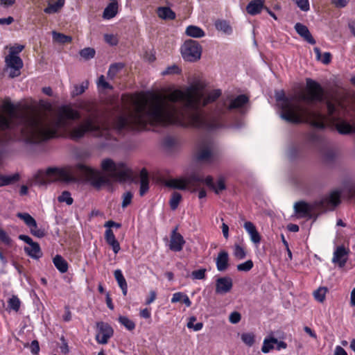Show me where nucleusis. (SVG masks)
<instances>
[{
    "label": "nucleus",
    "instance_id": "1",
    "mask_svg": "<svg viewBox=\"0 0 355 355\" xmlns=\"http://www.w3.org/2000/svg\"><path fill=\"white\" fill-rule=\"evenodd\" d=\"M204 82L196 80L184 90L175 89L166 95L153 96L148 119L163 126L177 125L214 130L224 125L223 117L227 111L241 107L248 102L245 95H239L229 104L225 101L218 103L211 115L207 116L202 108L215 101L221 91L216 89L206 94Z\"/></svg>",
    "mask_w": 355,
    "mask_h": 355
},
{
    "label": "nucleus",
    "instance_id": "2",
    "mask_svg": "<svg viewBox=\"0 0 355 355\" xmlns=\"http://www.w3.org/2000/svg\"><path fill=\"white\" fill-rule=\"evenodd\" d=\"M122 100L125 107L129 104L132 108L125 107L127 113L116 117L112 128L102 124L98 116L93 114L78 125L70 128L69 121L79 119L80 114L70 105L61 106L54 118L42 120L40 130L44 132L45 135L44 138L40 139L37 143L57 137L58 130H62L67 137L74 141L80 140L87 133H90L101 139L102 146L107 147L116 141L114 131L123 134L128 130L144 129L148 124L159 125V123L148 119L153 97L147 99L143 97L128 96L125 100L123 96Z\"/></svg>",
    "mask_w": 355,
    "mask_h": 355
},
{
    "label": "nucleus",
    "instance_id": "3",
    "mask_svg": "<svg viewBox=\"0 0 355 355\" xmlns=\"http://www.w3.org/2000/svg\"><path fill=\"white\" fill-rule=\"evenodd\" d=\"M275 98L280 103L281 117L288 123H300L306 121L318 129H324L328 123H335L340 134L355 132V119L350 124L342 119L345 108L337 98L326 99L325 114L308 107L315 102L324 101V89L319 83L311 79H306L305 92L286 97L284 92L280 91L276 93Z\"/></svg>",
    "mask_w": 355,
    "mask_h": 355
},
{
    "label": "nucleus",
    "instance_id": "4",
    "mask_svg": "<svg viewBox=\"0 0 355 355\" xmlns=\"http://www.w3.org/2000/svg\"><path fill=\"white\" fill-rule=\"evenodd\" d=\"M101 169L107 175L84 164H77L64 168L49 167L38 171L30 181L31 185L46 186L55 182H72L84 180L99 189L110 185L113 181L125 182L132 178V170L123 162H115L110 158L101 161Z\"/></svg>",
    "mask_w": 355,
    "mask_h": 355
},
{
    "label": "nucleus",
    "instance_id": "5",
    "mask_svg": "<svg viewBox=\"0 0 355 355\" xmlns=\"http://www.w3.org/2000/svg\"><path fill=\"white\" fill-rule=\"evenodd\" d=\"M1 102L0 130L6 132L5 135L0 134V146L17 140L37 144L40 139L44 137V132L40 130L42 119L39 116L16 112V107L9 97L4 98Z\"/></svg>",
    "mask_w": 355,
    "mask_h": 355
},
{
    "label": "nucleus",
    "instance_id": "6",
    "mask_svg": "<svg viewBox=\"0 0 355 355\" xmlns=\"http://www.w3.org/2000/svg\"><path fill=\"white\" fill-rule=\"evenodd\" d=\"M339 192L334 191L329 196L313 203H307L304 201H299L295 203L294 210L300 218H309L316 219L318 216L327 210L333 209L340 202Z\"/></svg>",
    "mask_w": 355,
    "mask_h": 355
},
{
    "label": "nucleus",
    "instance_id": "7",
    "mask_svg": "<svg viewBox=\"0 0 355 355\" xmlns=\"http://www.w3.org/2000/svg\"><path fill=\"white\" fill-rule=\"evenodd\" d=\"M181 53L184 60L189 62L198 60L202 54V47L196 40H189L181 47Z\"/></svg>",
    "mask_w": 355,
    "mask_h": 355
},
{
    "label": "nucleus",
    "instance_id": "8",
    "mask_svg": "<svg viewBox=\"0 0 355 355\" xmlns=\"http://www.w3.org/2000/svg\"><path fill=\"white\" fill-rule=\"evenodd\" d=\"M97 334L96 340L99 344L107 343L109 339L113 336V329L110 324L103 322L96 323Z\"/></svg>",
    "mask_w": 355,
    "mask_h": 355
},
{
    "label": "nucleus",
    "instance_id": "9",
    "mask_svg": "<svg viewBox=\"0 0 355 355\" xmlns=\"http://www.w3.org/2000/svg\"><path fill=\"white\" fill-rule=\"evenodd\" d=\"M6 66L10 69L9 77L13 78L20 75V69L23 67V61L17 55H8L6 57Z\"/></svg>",
    "mask_w": 355,
    "mask_h": 355
},
{
    "label": "nucleus",
    "instance_id": "10",
    "mask_svg": "<svg viewBox=\"0 0 355 355\" xmlns=\"http://www.w3.org/2000/svg\"><path fill=\"white\" fill-rule=\"evenodd\" d=\"M349 250L344 245L338 246L333 254L332 262L338 266L339 268H343L348 259Z\"/></svg>",
    "mask_w": 355,
    "mask_h": 355
},
{
    "label": "nucleus",
    "instance_id": "11",
    "mask_svg": "<svg viewBox=\"0 0 355 355\" xmlns=\"http://www.w3.org/2000/svg\"><path fill=\"white\" fill-rule=\"evenodd\" d=\"M233 286L232 278L229 277H219L216 280V293L225 294L229 293Z\"/></svg>",
    "mask_w": 355,
    "mask_h": 355
},
{
    "label": "nucleus",
    "instance_id": "12",
    "mask_svg": "<svg viewBox=\"0 0 355 355\" xmlns=\"http://www.w3.org/2000/svg\"><path fill=\"white\" fill-rule=\"evenodd\" d=\"M175 227L171 232L169 248L174 252H180L182 250L185 243L183 236L177 232Z\"/></svg>",
    "mask_w": 355,
    "mask_h": 355
},
{
    "label": "nucleus",
    "instance_id": "13",
    "mask_svg": "<svg viewBox=\"0 0 355 355\" xmlns=\"http://www.w3.org/2000/svg\"><path fill=\"white\" fill-rule=\"evenodd\" d=\"M205 184L209 187V189L214 191L215 193L219 194L222 191L226 189L225 179L223 177H220L216 184H214L213 178L208 175L205 178Z\"/></svg>",
    "mask_w": 355,
    "mask_h": 355
},
{
    "label": "nucleus",
    "instance_id": "14",
    "mask_svg": "<svg viewBox=\"0 0 355 355\" xmlns=\"http://www.w3.org/2000/svg\"><path fill=\"white\" fill-rule=\"evenodd\" d=\"M197 159L200 162L211 163L214 159V155L211 151V146L207 145L205 146H202L198 153H197Z\"/></svg>",
    "mask_w": 355,
    "mask_h": 355
},
{
    "label": "nucleus",
    "instance_id": "15",
    "mask_svg": "<svg viewBox=\"0 0 355 355\" xmlns=\"http://www.w3.org/2000/svg\"><path fill=\"white\" fill-rule=\"evenodd\" d=\"M295 29L296 32L302 37H303L304 40H306L308 43H309L311 44H315V40H314V38L311 35L309 30L305 25H303L301 23H297L295 25Z\"/></svg>",
    "mask_w": 355,
    "mask_h": 355
},
{
    "label": "nucleus",
    "instance_id": "16",
    "mask_svg": "<svg viewBox=\"0 0 355 355\" xmlns=\"http://www.w3.org/2000/svg\"><path fill=\"white\" fill-rule=\"evenodd\" d=\"M243 227L246 232L250 235L251 241L254 244L259 243L261 237L258 231L257 230L255 225L252 222L247 221L244 223Z\"/></svg>",
    "mask_w": 355,
    "mask_h": 355
},
{
    "label": "nucleus",
    "instance_id": "17",
    "mask_svg": "<svg viewBox=\"0 0 355 355\" xmlns=\"http://www.w3.org/2000/svg\"><path fill=\"white\" fill-rule=\"evenodd\" d=\"M187 186L194 187V191L197 189L200 183H205L203 175L198 172H193L186 178Z\"/></svg>",
    "mask_w": 355,
    "mask_h": 355
},
{
    "label": "nucleus",
    "instance_id": "18",
    "mask_svg": "<svg viewBox=\"0 0 355 355\" xmlns=\"http://www.w3.org/2000/svg\"><path fill=\"white\" fill-rule=\"evenodd\" d=\"M229 257L228 253L225 251H220L216 259V268L219 271H225L228 268Z\"/></svg>",
    "mask_w": 355,
    "mask_h": 355
},
{
    "label": "nucleus",
    "instance_id": "19",
    "mask_svg": "<svg viewBox=\"0 0 355 355\" xmlns=\"http://www.w3.org/2000/svg\"><path fill=\"white\" fill-rule=\"evenodd\" d=\"M140 177V189L141 196H144L149 189V177L148 173L146 168H142L139 174Z\"/></svg>",
    "mask_w": 355,
    "mask_h": 355
},
{
    "label": "nucleus",
    "instance_id": "20",
    "mask_svg": "<svg viewBox=\"0 0 355 355\" xmlns=\"http://www.w3.org/2000/svg\"><path fill=\"white\" fill-rule=\"evenodd\" d=\"M25 252L31 258L38 259L42 256V252L38 243L33 242L29 246L24 248Z\"/></svg>",
    "mask_w": 355,
    "mask_h": 355
},
{
    "label": "nucleus",
    "instance_id": "21",
    "mask_svg": "<svg viewBox=\"0 0 355 355\" xmlns=\"http://www.w3.org/2000/svg\"><path fill=\"white\" fill-rule=\"evenodd\" d=\"M263 1L262 0H253L250 1L247 7L246 10L248 14L255 15L261 12L264 9Z\"/></svg>",
    "mask_w": 355,
    "mask_h": 355
},
{
    "label": "nucleus",
    "instance_id": "22",
    "mask_svg": "<svg viewBox=\"0 0 355 355\" xmlns=\"http://www.w3.org/2000/svg\"><path fill=\"white\" fill-rule=\"evenodd\" d=\"M119 4L117 1H112L104 9L103 17L105 19H110L114 17L118 13Z\"/></svg>",
    "mask_w": 355,
    "mask_h": 355
},
{
    "label": "nucleus",
    "instance_id": "23",
    "mask_svg": "<svg viewBox=\"0 0 355 355\" xmlns=\"http://www.w3.org/2000/svg\"><path fill=\"white\" fill-rule=\"evenodd\" d=\"M114 275L119 287L122 290L123 295L125 296L128 292V285L121 270L119 269L116 270L114 272Z\"/></svg>",
    "mask_w": 355,
    "mask_h": 355
},
{
    "label": "nucleus",
    "instance_id": "24",
    "mask_svg": "<svg viewBox=\"0 0 355 355\" xmlns=\"http://www.w3.org/2000/svg\"><path fill=\"white\" fill-rule=\"evenodd\" d=\"M166 185L168 187L184 190L187 189V183L185 179H170L166 182Z\"/></svg>",
    "mask_w": 355,
    "mask_h": 355
},
{
    "label": "nucleus",
    "instance_id": "25",
    "mask_svg": "<svg viewBox=\"0 0 355 355\" xmlns=\"http://www.w3.org/2000/svg\"><path fill=\"white\" fill-rule=\"evenodd\" d=\"M53 262L56 268L62 273H64L68 270V263L65 259L60 255H56Z\"/></svg>",
    "mask_w": 355,
    "mask_h": 355
},
{
    "label": "nucleus",
    "instance_id": "26",
    "mask_svg": "<svg viewBox=\"0 0 355 355\" xmlns=\"http://www.w3.org/2000/svg\"><path fill=\"white\" fill-rule=\"evenodd\" d=\"M215 27L219 31H222L225 34L230 35L232 32V28L230 25V23L223 19H218L215 21Z\"/></svg>",
    "mask_w": 355,
    "mask_h": 355
},
{
    "label": "nucleus",
    "instance_id": "27",
    "mask_svg": "<svg viewBox=\"0 0 355 355\" xmlns=\"http://www.w3.org/2000/svg\"><path fill=\"white\" fill-rule=\"evenodd\" d=\"M158 16L164 19H174L175 13L168 7H159L157 9Z\"/></svg>",
    "mask_w": 355,
    "mask_h": 355
},
{
    "label": "nucleus",
    "instance_id": "28",
    "mask_svg": "<svg viewBox=\"0 0 355 355\" xmlns=\"http://www.w3.org/2000/svg\"><path fill=\"white\" fill-rule=\"evenodd\" d=\"M20 178L19 173L11 175H0V187L9 185L17 182Z\"/></svg>",
    "mask_w": 355,
    "mask_h": 355
},
{
    "label": "nucleus",
    "instance_id": "29",
    "mask_svg": "<svg viewBox=\"0 0 355 355\" xmlns=\"http://www.w3.org/2000/svg\"><path fill=\"white\" fill-rule=\"evenodd\" d=\"M186 34L189 37L199 38L205 35V32L200 27L191 25L187 28Z\"/></svg>",
    "mask_w": 355,
    "mask_h": 355
},
{
    "label": "nucleus",
    "instance_id": "30",
    "mask_svg": "<svg viewBox=\"0 0 355 355\" xmlns=\"http://www.w3.org/2000/svg\"><path fill=\"white\" fill-rule=\"evenodd\" d=\"M53 40L58 44H67L72 41V37L56 31L52 32Z\"/></svg>",
    "mask_w": 355,
    "mask_h": 355
},
{
    "label": "nucleus",
    "instance_id": "31",
    "mask_svg": "<svg viewBox=\"0 0 355 355\" xmlns=\"http://www.w3.org/2000/svg\"><path fill=\"white\" fill-rule=\"evenodd\" d=\"M64 0H58L55 3H49L48 6L44 10L47 14L58 12L64 6Z\"/></svg>",
    "mask_w": 355,
    "mask_h": 355
},
{
    "label": "nucleus",
    "instance_id": "32",
    "mask_svg": "<svg viewBox=\"0 0 355 355\" xmlns=\"http://www.w3.org/2000/svg\"><path fill=\"white\" fill-rule=\"evenodd\" d=\"M275 343H277V339L274 337L265 338L263 340V346L261 347L262 352L266 354L268 353L270 350L273 349Z\"/></svg>",
    "mask_w": 355,
    "mask_h": 355
},
{
    "label": "nucleus",
    "instance_id": "33",
    "mask_svg": "<svg viewBox=\"0 0 355 355\" xmlns=\"http://www.w3.org/2000/svg\"><path fill=\"white\" fill-rule=\"evenodd\" d=\"M313 50L318 60H321L322 62L325 64H328L329 63H330L331 58V55L330 53L325 52L322 58L321 51L318 47H315Z\"/></svg>",
    "mask_w": 355,
    "mask_h": 355
},
{
    "label": "nucleus",
    "instance_id": "34",
    "mask_svg": "<svg viewBox=\"0 0 355 355\" xmlns=\"http://www.w3.org/2000/svg\"><path fill=\"white\" fill-rule=\"evenodd\" d=\"M328 291L327 287L321 286L313 292V296L318 302L322 303L325 300L326 294Z\"/></svg>",
    "mask_w": 355,
    "mask_h": 355
},
{
    "label": "nucleus",
    "instance_id": "35",
    "mask_svg": "<svg viewBox=\"0 0 355 355\" xmlns=\"http://www.w3.org/2000/svg\"><path fill=\"white\" fill-rule=\"evenodd\" d=\"M124 64L122 63H115L110 65L107 72V76L113 79L116 74L123 68Z\"/></svg>",
    "mask_w": 355,
    "mask_h": 355
},
{
    "label": "nucleus",
    "instance_id": "36",
    "mask_svg": "<svg viewBox=\"0 0 355 355\" xmlns=\"http://www.w3.org/2000/svg\"><path fill=\"white\" fill-rule=\"evenodd\" d=\"M17 216L23 220L26 225L29 227L35 226L36 220L28 213H17Z\"/></svg>",
    "mask_w": 355,
    "mask_h": 355
},
{
    "label": "nucleus",
    "instance_id": "37",
    "mask_svg": "<svg viewBox=\"0 0 355 355\" xmlns=\"http://www.w3.org/2000/svg\"><path fill=\"white\" fill-rule=\"evenodd\" d=\"M182 200V196L178 192H173L169 201L170 207L172 210L178 208L180 202Z\"/></svg>",
    "mask_w": 355,
    "mask_h": 355
},
{
    "label": "nucleus",
    "instance_id": "38",
    "mask_svg": "<svg viewBox=\"0 0 355 355\" xmlns=\"http://www.w3.org/2000/svg\"><path fill=\"white\" fill-rule=\"evenodd\" d=\"M119 321L129 331H132L135 328V322L126 316H120L119 318Z\"/></svg>",
    "mask_w": 355,
    "mask_h": 355
},
{
    "label": "nucleus",
    "instance_id": "39",
    "mask_svg": "<svg viewBox=\"0 0 355 355\" xmlns=\"http://www.w3.org/2000/svg\"><path fill=\"white\" fill-rule=\"evenodd\" d=\"M8 304L10 309L18 311L20 308L21 302L17 296L12 295L8 301Z\"/></svg>",
    "mask_w": 355,
    "mask_h": 355
},
{
    "label": "nucleus",
    "instance_id": "40",
    "mask_svg": "<svg viewBox=\"0 0 355 355\" xmlns=\"http://www.w3.org/2000/svg\"><path fill=\"white\" fill-rule=\"evenodd\" d=\"M242 341L249 347L254 343V334L252 333H244L241 335Z\"/></svg>",
    "mask_w": 355,
    "mask_h": 355
},
{
    "label": "nucleus",
    "instance_id": "41",
    "mask_svg": "<svg viewBox=\"0 0 355 355\" xmlns=\"http://www.w3.org/2000/svg\"><path fill=\"white\" fill-rule=\"evenodd\" d=\"M95 50L93 48H85L80 51V55L85 60L93 58L95 55Z\"/></svg>",
    "mask_w": 355,
    "mask_h": 355
},
{
    "label": "nucleus",
    "instance_id": "42",
    "mask_svg": "<svg viewBox=\"0 0 355 355\" xmlns=\"http://www.w3.org/2000/svg\"><path fill=\"white\" fill-rule=\"evenodd\" d=\"M58 200L60 202H66L68 205H71L73 202V198L71 197L70 193L67 191H63L62 194L58 198Z\"/></svg>",
    "mask_w": 355,
    "mask_h": 355
},
{
    "label": "nucleus",
    "instance_id": "43",
    "mask_svg": "<svg viewBox=\"0 0 355 355\" xmlns=\"http://www.w3.org/2000/svg\"><path fill=\"white\" fill-rule=\"evenodd\" d=\"M31 233L38 238H42L45 236V232L44 230L40 229L37 227V224L35 222V226H31L29 227Z\"/></svg>",
    "mask_w": 355,
    "mask_h": 355
},
{
    "label": "nucleus",
    "instance_id": "44",
    "mask_svg": "<svg viewBox=\"0 0 355 355\" xmlns=\"http://www.w3.org/2000/svg\"><path fill=\"white\" fill-rule=\"evenodd\" d=\"M234 255L239 259H243L245 257L246 252L243 247L236 244L234 245Z\"/></svg>",
    "mask_w": 355,
    "mask_h": 355
},
{
    "label": "nucleus",
    "instance_id": "45",
    "mask_svg": "<svg viewBox=\"0 0 355 355\" xmlns=\"http://www.w3.org/2000/svg\"><path fill=\"white\" fill-rule=\"evenodd\" d=\"M178 144V140L173 137H166L164 139V146L168 149H172Z\"/></svg>",
    "mask_w": 355,
    "mask_h": 355
},
{
    "label": "nucleus",
    "instance_id": "46",
    "mask_svg": "<svg viewBox=\"0 0 355 355\" xmlns=\"http://www.w3.org/2000/svg\"><path fill=\"white\" fill-rule=\"evenodd\" d=\"M253 267V262L252 260H248L244 263H240L237 266V270L239 271H249Z\"/></svg>",
    "mask_w": 355,
    "mask_h": 355
},
{
    "label": "nucleus",
    "instance_id": "47",
    "mask_svg": "<svg viewBox=\"0 0 355 355\" xmlns=\"http://www.w3.org/2000/svg\"><path fill=\"white\" fill-rule=\"evenodd\" d=\"M297 7L302 11L306 12L309 10L310 6L309 0H293Z\"/></svg>",
    "mask_w": 355,
    "mask_h": 355
},
{
    "label": "nucleus",
    "instance_id": "48",
    "mask_svg": "<svg viewBox=\"0 0 355 355\" xmlns=\"http://www.w3.org/2000/svg\"><path fill=\"white\" fill-rule=\"evenodd\" d=\"M24 346V347H27L29 346L31 353L34 355H37L40 352V345L37 340H33L30 345L28 343H25Z\"/></svg>",
    "mask_w": 355,
    "mask_h": 355
},
{
    "label": "nucleus",
    "instance_id": "49",
    "mask_svg": "<svg viewBox=\"0 0 355 355\" xmlns=\"http://www.w3.org/2000/svg\"><path fill=\"white\" fill-rule=\"evenodd\" d=\"M181 71L180 69L176 64L168 67L164 71L162 72L163 76L168 74H178Z\"/></svg>",
    "mask_w": 355,
    "mask_h": 355
},
{
    "label": "nucleus",
    "instance_id": "50",
    "mask_svg": "<svg viewBox=\"0 0 355 355\" xmlns=\"http://www.w3.org/2000/svg\"><path fill=\"white\" fill-rule=\"evenodd\" d=\"M132 199V194L130 191H128V192H125V193H123L121 207L123 208H125L127 206H128L131 203Z\"/></svg>",
    "mask_w": 355,
    "mask_h": 355
},
{
    "label": "nucleus",
    "instance_id": "51",
    "mask_svg": "<svg viewBox=\"0 0 355 355\" xmlns=\"http://www.w3.org/2000/svg\"><path fill=\"white\" fill-rule=\"evenodd\" d=\"M205 268L194 270L191 272V277L193 279H204L205 278Z\"/></svg>",
    "mask_w": 355,
    "mask_h": 355
},
{
    "label": "nucleus",
    "instance_id": "52",
    "mask_svg": "<svg viewBox=\"0 0 355 355\" xmlns=\"http://www.w3.org/2000/svg\"><path fill=\"white\" fill-rule=\"evenodd\" d=\"M87 83H86L85 85L83 83L81 85H75L74 89L72 92V95L73 96H78L84 93L85 89L87 88Z\"/></svg>",
    "mask_w": 355,
    "mask_h": 355
},
{
    "label": "nucleus",
    "instance_id": "53",
    "mask_svg": "<svg viewBox=\"0 0 355 355\" xmlns=\"http://www.w3.org/2000/svg\"><path fill=\"white\" fill-rule=\"evenodd\" d=\"M0 241L6 245H10L12 243V239L8 234L2 229L0 228Z\"/></svg>",
    "mask_w": 355,
    "mask_h": 355
},
{
    "label": "nucleus",
    "instance_id": "54",
    "mask_svg": "<svg viewBox=\"0 0 355 355\" xmlns=\"http://www.w3.org/2000/svg\"><path fill=\"white\" fill-rule=\"evenodd\" d=\"M241 318V314L237 311L232 312L229 317L230 322L232 324L238 323Z\"/></svg>",
    "mask_w": 355,
    "mask_h": 355
},
{
    "label": "nucleus",
    "instance_id": "55",
    "mask_svg": "<svg viewBox=\"0 0 355 355\" xmlns=\"http://www.w3.org/2000/svg\"><path fill=\"white\" fill-rule=\"evenodd\" d=\"M105 40L107 43L114 46L117 44V39L116 37L113 35L110 34H105L104 35Z\"/></svg>",
    "mask_w": 355,
    "mask_h": 355
},
{
    "label": "nucleus",
    "instance_id": "56",
    "mask_svg": "<svg viewBox=\"0 0 355 355\" xmlns=\"http://www.w3.org/2000/svg\"><path fill=\"white\" fill-rule=\"evenodd\" d=\"M105 239L107 243L109 241L116 240L114 232L111 229L108 228L106 230L105 233Z\"/></svg>",
    "mask_w": 355,
    "mask_h": 355
},
{
    "label": "nucleus",
    "instance_id": "57",
    "mask_svg": "<svg viewBox=\"0 0 355 355\" xmlns=\"http://www.w3.org/2000/svg\"><path fill=\"white\" fill-rule=\"evenodd\" d=\"M24 49V45H17L15 46H12L10 48L9 55H17L18 53L22 51Z\"/></svg>",
    "mask_w": 355,
    "mask_h": 355
},
{
    "label": "nucleus",
    "instance_id": "58",
    "mask_svg": "<svg viewBox=\"0 0 355 355\" xmlns=\"http://www.w3.org/2000/svg\"><path fill=\"white\" fill-rule=\"evenodd\" d=\"M184 293L181 292L175 293L173 295V297L171 299L172 303H176L179 302H182L183 300V297H184Z\"/></svg>",
    "mask_w": 355,
    "mask_h": 355
},
{
    "label": "nucleus",
    "instance_id": "59",
    "mask_svg": "<svg viewBox=\"0 0 355 355\" xmlns=\"http://www.w3.org/2000/svg\"><path fill=\"white\" fill-rule=\"evenodd\" d=\"M107 243L112 247L115 254L118 253L121 249L119 243L116 239L114 241H109Z\"/></svg>",
    "mask_w": 355,
    "mask_h": 355
},
{
    "label": "nucleus",
    "instance_id": "60",
    "mask_svg": "<svg viewBox=\"0 0 355 355\" xmlns=\"http://www.w3.org/2000/svg\"><path fill=\"white\" fill-rule=\"evenodd\" d=\"M98 84L101 86L103 89H112L110 85L105 81L104 76H101L98 78Z\"/></svg>",
    "mask_w": 355,
    "mask_h": 355
},
{
    "label": "nucleus",
    "instance_id": "61",
    "mask_svg": "<svg viewBox=\"0 0 355 355\" xmlns=\"http://www.w3.org/2000/svg\"><path fill=\"white\" fill-rule=\"evenodd\" d=\"M90 153L86 150H81L76 153V157L81 159H85L89 157Z\"/></svg>",
    "mask_w": 355,
    "mask_h": 355
},
{
    "label": "nucleus",
    "instance_id": "62",
    "mask_svg": "<svg viewBox=\"0 0 355 355\" xmlns=\"http://www.w3.org/2000/svg\"><path fill=\"white\" fill-rule=\"evenodd\" d=\"M60 340L62 341V345L60 346L61 352L63 353V354H67L69 350V347H68V345H67V343L66 340L62 336L60 338Z\"/></svg>",
    "mask_w": 355,
    "mask_h": 355
},
{
    "label": "nucleus",
    "instance_id": "63",
    "mask_svg": "<svg viewBox=\"0 0 355 355\" xmlns=\"http://www.w3.org/2000/svg\"><path fill=\"white\" fill-rule=\"evenodd\" d=\"M349 0H332V3L338 8H343L347 6Z\"/></svg>",
    "mask_w": 355,
    "mask_h": 355
},
{
    "label": "nucleus",
    "instance_id": "64",
    "mask_svg": "<svg viewBox=\"0 0 355 355\" xmlns=\"http://www.w3.org/2000/svg\"><path fill=\"white\" fill-rule=\"evenodd\" d=\"M334 355H347L346 351L340 346H337Z\"/></svg>",
    "mask_w": 355,
    "mask_h": 355
}]
</instances>
